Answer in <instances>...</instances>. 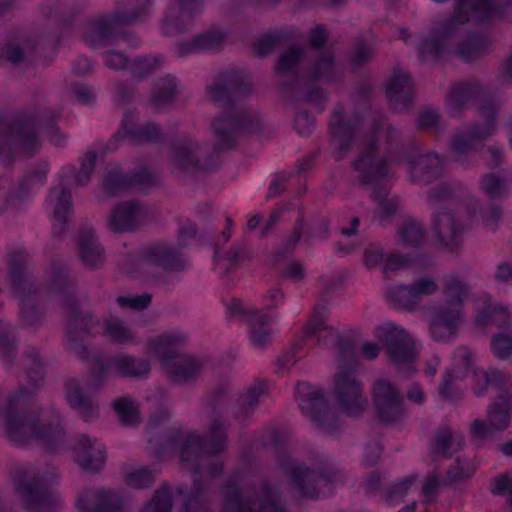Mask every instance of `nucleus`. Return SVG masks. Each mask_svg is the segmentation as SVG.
<instances>
[{
  "instance_id": "58",
  "label": "nucleus",
  "mask_w": 512,
  "mask_h": 512,
  "mask_svg": "<svg viewBox=\"0 0 512 512\" xmlns=\"http://www.w3.org/2000/svg\"><path fill=\"white\" fill-rule=\"evenodd\" d=\"M439 115L435 110L430 108H421L418 111V128H432L438 124Z\"/></svg>"
},
{
  "instance_id": "45",
  "label": "nucleus",
  "mask_w": 512,
  "mask_h": 512,
  "mask_svg": "<svg viewBox=\"0 0 512 512\" xmlns=\"http://www.w3.org/2000/svg\"><path fill=\"white\" fill-rule=\"evenodd\" d=\"M441 484L442 481L438 470H433L425 477L422 485V495L426 503H433L436 500Z\"/></svg>"
},
{
  "instance_id": "37",
  "label": "nucleus",
  "mask_w": 512,
  "mask_h": 512,
  "mask_svg": "<svg viewBox=\"0 0 512 512\" xmlns=\"http://www.w3.org/2000/svg\"><path fill=\"white\" fill-rule=\"evenodd\" d=\"M384 166V161L376 160L370 153L363 155L355 163L356 169L365 174L367 180H372L386 175Z\"/></svg>"
},
{
  "instance_id": "20",
  "label": "nucleus",
  "mask_w": 512,
  "mask_h": 512,
  "mask_svg": "<svg viewBox=\"0 0 512 512\" xmlns=\"http://www.w3.org/2000/svg\"><path fill=\"white\" fill-rule=\"evenodd\" d=\"M210 429L211 439L209 443H206L204 445H202L197 435H189L180 451V457L182 462H188L192 459L197 460L199 458L200 452H210V446L212 447V452H218L224 448V434L218 430V426L216 424H213Z\"/></svg>"
},
{
  "instance_id": "27",
  "label": "nucleus",
  "mask_w": 512,
  "mask_h": 512,
  "mask_svg": "<svg viewBox=\"0 0 512 512\" xmlns=\"http://www.w3.org/2000/svg\"><path fill=\"white\" fill-rule=\"evenodd\" d=\"M479 327L495 325L497 327H506L512 323L509 310L500 304L488 305L475 318Z\"/></svg>"
},
{
  "instance_id": "22",
  "label": "nucleus",
  "mask_w": 512,
  "mask_h": 512,
  "mask_svg": "<svg viewBox=\"0 0 512 512\" xmlns=\"http://www.w3.org/2000/svg\"><path fill=\"white\" fill-rule=\"evenodd\" d=\"M482 94L479 83L475 80L463 81L454 84L446 98V106L451 114H457L470 101Z\"/></svg>"
},
{
  "instance_id": "51",
  "label": "nucleus",
  "mask_w": 512,
  "mask_h": 512,
  "mask_svg": "<svg viewBox=\"0 0 512 512\" xmlns=\"http://www.w3.org/2000/svg\"><path fill=\"white\" fill-rule=\"evenodd\" d=\"M162 63V59L156 56L138 57L133 62V73L141 78L146 72L155 69Z\"/></svg>"
},
{
  "instance_id": "41",
  "label": "nucleus",
  "mask_w": 512,
  "mask_h": 512,
  "mask_svg": "<svg viewBox=\"0 0 512 512\" xmlns=\"http://www.w3.org/2000/svg\"><path fill=\"white\" fill-rule=\"evenodd\" d=\"M388 259L385 258L383 249L377 245L368 246L363 254V263L369 269L382 267L384 271L394 270L395 268H388Z\"/></svg>"
},
{
  "instance_id": "44",
  "label": "nucleus",
  "mask_w": 512,
  "mask_h": 512,
  "mask_svg": "<svg viewBox=\"0 0 512 512\" xmlns=\"http://www.w3.org/2000/svg\"><path fill=\"white\" fill-rule=\"evenodd\" d=\"M481 189L487 196L493 199L503 197L507 192L505 182L494 174H489L482 178Z\"/></svg>"
},
{
  "instance_id": "30",
  "label": "nucleus",
  "mask_w": 512,
  "mask_h": 512,
  "mask_svg": "<svg viewBox=\"0 0 512 512\" xmlns=\"http://www.w3.org/2000/svg\"><path fill=\"white\" fill-rule=\"evenodd\" d=\"M65 395L69 405L78 409L83 418L88 419L94 415L95 407L92 405L91 401L82 394L76 382L70 381L66 383Z\"/></svg>"
},
{
  "instance_id": "14",
  "label": "nucleus",
  "mask_w": 512,
  "mask_h": 512,
  "mask_svg": "<svg viewBox=\"0 0 512 512\" xmlns=\"http://www.w3.org/2000/svg\"><path fill=\"white\" fill-rule=\"evenodd\" d=\"M46 211L52 220L53 232L61 234L72 211L71 195L62 181L51 188Z\"/></svg>"
},
{
  "instance_id": "18",
  "label": "nucleus",
  "mask_w": 512,
  "mask_h": 512,
  "mask_svg": "<svg viewBox=\"0 0 512 512\" xmlns=\"http://www.w3.org/2000/svg\"><path fill=\"white\" fill-rule=\"evenodd\" d=\"M79 512H123L121 503L115 495L98 490H85L77 498Z\"/></svg>"
},
{
  "instance_id": "4",
  "label": "nucleus",
  "mask_w": 512,
  "mask_h": 512,
  "mask_svg": "<svg viewBox=\"0 0 512 512\" xmlns=\"http://www.w3.org/2000/svg\"><path fill=\"white\" fill-rule=\"evenodd\" d=\"M500 105L492 99H481L479 116L484 119V125L471 126L467 130L458 131L452 141V151L460 156L476 150L483 141L491 136L495 129V117Z\"/></svg>"
},
{
  "instance_id": "11",
  "label": "nucleus",
  "mask_w": 512,
  "mask_h": 512,
  "mask_svg": "<svg viewBox=\"0 0 512 512\" xmlns=\"http://www.w3.org/2000/svg\"><path fill=\"white\" fill-rule=\"evenodd\" d=\"M373 401L381 421L391 423L404 414L403 400L388 381L378 380L373 385Z\"/></svg>"
},
{
  "instance_id": "54",
  "label": "nucleus",
  "mask_w": 512,
  "mask_h": 512,
  "mask_svg": "<svg viewBox=\"0 0 512 512\" xmlns=\"http://www.w3.org/2000/svg\"><path fill=\"white\" fill-rule=\"evenodd\" d=\"M117 302L122 308L129 307L133 310H142L150 304L151 297L148 294L135 295L130 297H119Z\"/></svg>"
},
{
  "instance_id": "46",
  "label": "nucleus",
  "mask_w": 512,
  "mask_h": 512,
  "mask_svg": "<svg viewBox=\"0 0 512 512\" xmlns=\"http://www.w3.org/2000/svg\"><path fill=\"white\" fill-rule=\"evenodd\" d=\"M106 334L116 342H129L133 339V332L118 319H111L106 324Z\"/></svg>"
},
{
  "instance_id": "59",
  "label": "nucleus",
  "mask_w": 512,
  "mask_h": 512,
  "mask_svg": "<svg viewBox=\"0 0 512 512\" xmlns=\"http://www.w3.org/2000/svg\"><path fill=\"white\" fill-rule=\"evenodd\" d=\"M19 145L23 153L29 155L37 150L39 143L34 132L29 129H23Z\"/></svg>"
},
{
  "instance_id": "52",
  "label": "nucleus",
  "mask_w": 512,
  "mask_h": 512,
  "mask_svg": "<svg viewBox=\"0 0 512 512\" xmlns=\"http://www.w3.org/2000/svg\"><path fill=\"white\" fill-rule=\"evenodd\" d=\"M159 134L160 130L156 124H148L144 127L126 131L125 137H131V139L138 141L156 140Z\"/></svg>"
},
{
  "instance_id": "17",
  "label": "nucleus",
  "mask_w": 512,
  "mask_h": 512,
  "mask_svg": "<svg viewBox=\"0 0 512 512\" xmlns=\"http://www.w3.org/2000/svg\"><path fill=\"white\" fill-rule=\"evenodd\" d=\"M74 457L83 470L98 471L105 463L104 447L97 440L92 441L82 435L74 448Z\"/></svg>"
},
{
  "instance_id": "56",
  "label": "nucleus",
  "mask_w": 512,
  "mask_h": 512,
  "mask_svg": "<svg viewBox=\"0 0 512 512\" xmlns=\"http://www.w3.org/2000/svg\"><path fill=\"white\" fill-rule=\"evenodd\" d=\"M414 480L412 478L405 479L397 483L393 489L391 490L388 500L392 504L399 503L403 497L408 493L409 490L413 487Z\"/></svg>"
},
{
  "instance_id": "15",
  "label": "nucleus",
  "mask_w": 512,
  "mask_h": 512,
  "mask_svg": "<svg viewBox=\"0 0 512 512\" xmlns=\"http://www.w3.org/2000/svg\"><path fill=\"white\" fill-rule=\"evenodd\" d=\"M6 431L9 438L18 444H24L30 438L50 441L51 438L58 437L61 434L60 430L54 429L42 432L39 424L34 419L12 415L6 420Z\"/></svg>"
},
{
  "instance_id": "40",
  "label": "nucleus",
  "mask_w": 512,
  "mask_h": 512,
  "mask_svg": "<svg viewBox=\"0 0 512 512\" xmlns=\"http://www.w3.org/2000/svg\"><path fill=\"white\" fill-rule=\"evenodd\" d=\"M114 409L124 425H134L138 422V410L131 399L120 398L116 400Z\"/></svg>"
},
{
  "instance_id": "7",
  "label": "nucleus",
  "mask_w": 512,
  "mask_h": 512,
  "mask_svg": "<svg viewBox=\"0 0 512 512\" xmlns=\"http://www.w3.org/2000/svg\"><path fill=\"white\" fill-rule=\"evenodd\" d=\"M295 397L301 410L320 427L330 430L333 414L323 391L315 385L302 382L296 386Z\"/></svg>"
},
{
  "instance_id": "35",
  "label": "nucleus",
  "mask_w": 512,
  "mask_h": 512,
  "mask_svg": "<svg viewBox=\"0 0 512 512\" xmlns=\"http://www.w3.org/2000/svg\"><path fill=\"white\" fill-rule=\"evenodd\" d=\"M291 478L303 496L308 498L316 496L314 483L316 482L317 475L314 471L304 467H296L292 470Z\"/></svg>"
},
{
  "instance_id": "33",
  "label": "nucleus",
  "mask_w": 512,
  "mask_h": 512,
  "mask_svg": "<svg viewBox=\"0 0 512 512\" xmlns=\"http://www.w3.org/2000/svg\"><path fill=\"white\" fill-rule=\"evenodd\" d=\"M14 296L19 301L24 319L27 323L32 324L33 321L30 317H33L36 314L35 294L31 292L30 287L26 282H19L15 284Z\"/></svg>"
},
{
  "instance_id": "8",
  "label": "nucleus",
  "mask_w": 512,
  "mask_h": 512,
  "mask_svg": "<svg viewBox=\"0 0 512 512\" xmlns=\"http://www.w3.org/2000/svg\"><path fill=\"white\" fill-rule=\"evenodd\" d=\"M151 8V0H129L126 4V10L123 15L113 16L111 19L105 21L100 20L94 22L86 37V42L91 46L100 44L105 39H108L114 28L121 24L137 20L146 14Z\"/></svg>"
},
{
  "instance_id": "13",
  "label": "nucleus",
  "mask_w": 512,
  "mask_h": 512,
  "mask_svg": "<svg viewBox=\"0 0 512 512\" xmlns=\"http://www.w3.org/2000/svg\"><path fill=\"white\" fill-rule=\"evenodd\" d=\"M464 310L443 306L438 308L429 320L431 336L436 341H450L455 338L463 323Z\"/></svg>"
},
{
  "instance_id": "39",
  "label": "nucleus",
  "mask_w": 512,
  "mask_h": 512,
  "mask_svg": "<svg viewBox=\"0 0 512 512\" xmlns=\"http://www.w3.org/2000/svg\"><path fill=\"white\" fill-rule=\"evenodd\" d=\"M418 168L421 169V180L429 182L430 178L441 174V161L435 154L418 155Z\"/></svg>"
},
{
  "instance_id": "3",
  "label": "nucleus",
  "mask_w": 512,
  "mask_h": 512,
  "mask_svg": "<svg viewBox=\"0 0 512 512\" xmlns=\"http://www.w3.org/2000/svg\"><path fill=\"white\" fill-rule=\"evenodd\" d=\"M332 399L339 410L355 416L367 406L362 387L357 380L354 368L339 364L333 379Z\"/></svg>"
},
{
  "instance_id": "24",
  "label": "nucleus",
  "mask_w": 512,
  "mask_h": 512,
  "mask_svg": "<svg viewBox=\"0 0 512 512\" xmlns=\"http://www.w3.org/2000/svg\"><path fill=\"white\" fill-rule=\"evenodd\" d=\"M470 288L457 275H448L443 282V295L445 306L452 308H460L463 310L464 302L468 298Z\"/></svg>"
},
{
  "instance_id": "21",
  "label": "nucleus",
  "mask_w": 512,
  "mask_h": 512,
  "mask_svg": "<svg viewBox=\"0 0 512 512\" xmlns=\"http://www.w3.org/2000/svg\"><path fill=\"white\" fill-rule=\"evenodd\" d=\"M434 229L441 242L450 250L460 247L463 227L450 211H443L434 217Z\"/></svg>"
},
{
  "instance_id": "12",
  "label": "nucleus",
  "mask_w": 512,
  "mask_h": 512,
  "mask_svg": "<svg viewBox=\"0 0 512 512\" xmlns=\"http://www.w3.org/2000/svg\"><path fill=\"white\" fill-rule=\"evenodd\" d=\"M397 252L390 255L388 268H404L410 265L416 254V223L413 218L399 223L396 232Z\"/></svg>"
},
{
  "instance_id": "25",
  "label": "nucleus",
  "mask_w": 512,
  "mask_h": 512,
  "mask_svg": "<svg viewBox=\"0 0 512 512\" xmlns=\"http://www.w3.org/2000/svg\"><path fill=\"white\" fill-rule=\"evenodd\" d=\"M143 261L146 264L158 265L170 271H175L182 266L179 254L165 244L150 247L146 251Z\"/></svg>"
},
{
  "instance_id": "31",
  "label": "nucleus",
  "mask_w": 512,
  "mask_h": 512,
  "mask_svg": "<svg viewBox=\"0 0 512 512\" xmlns=\"http://www.w3.org/2000/svg\"><path fill=\"white\" fill-rule=\"evenodd\" d=\"M489 45L490 42L486 37L472 35L459 45L457 54L464 62H470L481 57Z\"/></svg>"
},
{
  "instance_id": "32",
  "label": "nucleus",
  "mask_w": 512,
  "mask_h": 512,
  "mask_svg": "<svg viewBox=\"0 0 512 512\" xmlns=\"http://www.w3.org/2000/svg\"><path fill=\"white\" fill-rule=\"evenodd\" d=\"M504 377L501 372L491 369L490 371L475 370L473 372V390L477 396L484 395L488 387H499Z\"/></svg>"
},
{
  "instance_id": "43",
  "label": "nucleus",
  "mask_w": 512,
  "mask_h": 512,
  "mask_svg": "<svg viewBox=\"0 0 512 512\" xmlns=\"http://www.w3.org/2000/svg\"><path fill=\"white\" fill-rule=\"evenodd\" d=\"M172 496L168 488L159 489L151 501L145 506L143 512H170Z\"/></svg>"
},
{
  "instance_id": "64",
  "label": "nucleus",
  "mask_w": 512,
  "mask_h": 512,
  "mask_svg": "<svg viewBox=\"0 0 512 512\" xmlns=\"http://www.w3.org/2000/svg\"><path fill=\"white\" fill-rule=\"evenodd\" d=\"M22 51L16 45H4L0 47V58H5L12 63H18L22 59Z\"/></svg>"
},
{
  "instance_id": "50",
  "label": "nucleus",
  "mask_w": 512,
  "mask_h": 512,
  "mask_svg": "<svg viewBox=\"0 0 512 512\" xmlns=\"http://www.w3.org/2000/svg\"><path fill=\"white\" fill-rule=\"evenodd\" d=\"M474 467L468 463H462L459 459L447 471V480L451 483L465 480L474 474Z\"/></svg>"
},
{
  "instance_id": "34",
  "label": "nucleus",
  "mask_w": 512,
  "mask_h": 512,
  "mask_svg": "<svg viewBox=\"0 0 512 512\" xmlns=\"http://www.w3.org/2000/svg\"><path fill=\"white\" fill-rule=\"evenodd\" d=\"M223 41V34L218 31H210L198 35L193 43L184 44L180 47L181 54L198 52L218 47Z\"/></svg>"
},
{
  "instance_id": "2",
  "label": "nucleus",
  "mask_w": 512,
  "mask_h": 512,
  "mask_svg": "<svg viewBox=\"0 0 512 512\" xmlns=\"http://www.w3.org/2000/svg\"><path fill=\"white\" fill-rule=\"evenodd\" d=\"M185 335L178 331L165 332L151 337L146 344V353L159 362L171 380L184 383L195 378L200 371L198 361L179 352Z\"/></svg>"
},
{
  "instance_id": "26",
  "label": "nucleus",
  "mask_w": 512,
  "mask_h": 512,
  "mask_svg": "<svg viewBox=\"0 0 512 512\" xmlns=\"http://www.w3.org/2000/svg\"><path fill=\"white\" fill-rule=\"evenodd\" d=\"M103 369L123 376L140 377L149 373L151 366L146 360H136L131 356L122 355Z\"/></svg>"
},
{
  "instance_id": "62",
  "label": "nucleus",
  "mask_w": 512,
  "mask_h": 512,
  "mask_svg": "<svg viewBox=\"0 0 512 512\" xmlns=\"http://www.w3.org/2000/svg\"><path fill=\"white\" fill-rule=\"evenodd\" d=\"M439 287L436 281L431 277L418 278V296L432 295L438 291Z\"/></svg>"
},
{
  "instance_id": "48",
  "label": "nucleus",
  "mask_w": 512,
  "mask_h": 512,
  "mask_svg": "<svg viewBox=\"0 0 512 512\" xmlns=\"http://www.w3.org/2000/svg\"><path fill=\"white\" fill-rule=\"evenodd\" d=\"M491 350L496 358L507 359L512 354V337L502 334L494 336L491 340Z\"/></svg>"
},
{
  "instance_id": "49",
  "label": "nucleus",
  "mask_w": 512,
  "mask_h": 512,
  "mask_svg": "<svg viewBox=\"0 0 512 512\" xmlns=\"http://www.w3.org/2000/svg\"><path fill=\"white\" fill-rule=\"evenodd\" d=\"M227 313L231 317H240L247 324V316L256 314L261 311V308H254L247 305L240 299H231L226 305Z\"/></svg>"
},
{
  "instance_id": "1",
  "label": "nucleus",
  "mask_w": 512,
  "mask_h": 512,
  "mask_svg": "<svg viewBox=\"0 0 512 512\" xmlns=\"http://www.w3.org/2000/svg\"><path fill=\"white\" fill-rule=\"evenodd\" d=\"M498 18L512 22V0H456L453 14L439 29V39L427 40L423 44V52L438 57L444 51L445 41L458 35L466 23Z\"/></svg>"
},
{
  "instance_id": "60",
  "label": "nucleus",
  "mask_w": 512,
  "mask_h": 512,
  "mask_svg": "<svg viewBox=\"0 0 512 512\" xmlns=\"http://www.w3.org/2000/svg\"><path fill=\"white\" fill-rule=\"evenodd\" d=\"M265 391V384L263 382H257L254 384L247 393L242 397V404L246 406H254L258 402L260 396Z\"/></svg>"
},
{
  "instance_id": "16",
  "label": "nucleus",
  "mask_w": 512,
  "mask_h": 512,
  "mask_svg": "<svg viewBox=\"0 0 512 512\" xmlns=\"http://www.w3.org/2000/svg\"><path fill=\"white\" fill-rule=\"evenodd\" d=\"M472 356V351L467 346H460L455 350L453 371L444 376L440 386V394L445 399H455L462 393V388L458 385V382L464 377V371L470 368Z\"/></svg>"
},
{
  "instance_id": "28",
  "label": "nucleus",
  "mask_w": 512,
  "mask_h": 512,
  "mask_svg": "<svg viewBox=\"0 0 512 512\" xmlns=\"http://www.w3.org/2000/svg\"><path fill=\"white\" fill-rule=\"evenodd\" d=\"M79 255L84 264L96 266L103 260V250L96 242L91 230L81 234L79 239Z\"/></svg>"
},
{
  "instance_id": "6",
  "label": "nucleus",
  "mask_w": 512,
  "mask_h": 512,
  "mask_svg": "<svg viewBox=\"0 0 512 512\" xmlns=\"http://www.w3.org/2000/svg\"><path fill=\"white\" fill-rule=\"evenodd\" d=\"M282 292L278 289L270 291L264 298V306L256 314L247 316V327L249 341L254 348H263L273 337V330L270 325L273 323L274 314L269 310L278 306L282 300Z\"/></svg>"
},
{
  "instance_id": "55",
  "label": "nucleus",
  "mask_w": 512,
  "mask_h": 512,
  "mask_svg": "<svg viewBox=\"0 0 512 512\" xmlns=\"http://www.w3.org/2000/svg\"><path fill=\"white\" fill-rule=\"evenodd\" d=\"M96 156L94 153H88L76 175V183L84 185L89 181L90 175L95 165Z\"/></svg>"
},
{
  "instance_id": "9",
  "label": "nucleus",
  "mask_w": 512,
  "mask_h": 512,
  "mask_svg": "<svg viewBox=\"0 0 512 512\" xmlns=\"http://www.w3.org/2000/svg\"><path fill=\"white\" fill-rule=\"evenodd\" d=\"M511 422L510 396L500 392L498 401L491 403L487 409V421L475 420L471 424V434L476 438H486L493 432L503 431Z\"/></svg>"
},
{
  "instance_id": "10",
  "label": "nucleus",
  "mask_w": 512,
  "mask_h": 512,
  "mask_svg": "<svg viewBox=\"0 0 512 512\" xmlns=\"http://www.w3.org/2000/svg\"><path fill=\"white\" fill-rule=\"evenodd\" d=\"M18 493L28 512H51L59 503L57 495L40 478L21 482Z\"/></svg>"
},
{
  "instance_id": "36",
  "label": "nucleus",
  "mask_w": 512,
  "mask_h": 512,
  "mask_svg": "<svg viewBox=\"0 0 512 512\" xmlns=\"http://www.w3.org/2000/svg\"><path fill=\"white\" fill-rule=\"evenodd\" d=\"M257 512H287L280 507L271 497L266 501H261ZM225 512H253L247 503H244L239 497L229 499Z\"/></svg>"
},
{
  "instance_id": "38",
  "label": "nucleus",
  "mask_w": 512,
  "mask_h": 512,
  "mask_svg": "<svg viewBox=\"0 0 512 512\" xmlns=\"http://www.w3.org/2000/svg\"><path fill=\"white\" fill-rule=\"evenodd\" d=\"M390 298L399 306L412 310L416 302L415 284H398L394 286L390 291Z\"/></svg>"
},
{
  "instance_id": "47",
  "label": "nucleus",
  "mask_w": 512,
  "mask_h": 512,
  "mask_svg": "<svg viewBox=\"0 0 512 512\" xmlns=\"http://www.w3.org/2000/svg\"><path fill=\"white\" fill-rule=\"evenodd\" d=\"M153 481V473L146 468L131 469L126 475V483L133 488H144Z\"/></svg>"
},
{
  "instance_id": "23",
  "label": "nucleus",
  "mask_w": 512,
  "mask_h": 512,
  "mask_svg": "<svg viewBox=\"0 0 512 512\" xmlns=\"http://www.w3.org/2000/svg\"><path fill=\"white\" fill-rule=\"evenodd\" d=\"M463 445L464 438L462 434L453 431L448 426H443L436 432L431 443V452L434 456L449 458L459 451Z\"/></svg>"
},
{
  "instance_id": "5",
  "label": "nucleus",
  "mask_w": 512,
  "mask_h": 512,
  "mask_svg": "<svg viewBox=\"0 0 512 512\" xmlns=\"http://www.w3.org/2000/svg\"><path fill=\"white\" fill-rule=\"evenodd\" d=\"M376 336L387 349L390 360L403 373L414 371V345L406 331L392 323L379 326Z\"/></svg>"
},
{
  "instance_id": "29",
  "label": "nucleus",
  "mask_w": 512,
  "mask_h": 512,
  "mask_svg": "<svg viewBox=\"0 0 512 512\" xmlns=\"http://www.w3.org/2000/svg\"><path fill=\"white\" fill-rule=\"evenodd\" d=\"M172 165L183 172L199 169L195 160V145L192 142L177 145L173 151Z\"/></svg>"
},
{
  "instance_id": "63",
  "label": "nucleus",
  "mask_w": 512,
  "mask_h": 512,
  "mask_svg": "<svg viewBox=\"0 0 512 512\" xmlns=\"http://www.w3.org/2000/svg\"><path fill=\"white\" fill-rule=\"evenodd\" d=\"M105 65L114 70H120L127 65V59L118 52H109L105 55Z\"/></svg>"
},
{
  "instance_id": "53",
  "label": "nucleus",
  "mask_w": 512,
  "mask_h": 512,
  "mask_svg": "<svg viewBox=\"0 0 512 512\" xmlns=\"http://www.w3.org/2000/svg\"><path fill=\"white\" fill-rule=\"evenodd\" d=\"M302 51L299 48H291L286 51L278 60L277 70L279 72H286L296 66L300 61Z\"/></svg>"
},
{
  "instance_id": "19",
  "label": "nucleus",
  "mask_w": 512,
  "mask_h": 512,
  "mask_svg": "<svg viewBox=\"0 0 512 512\" xmlns=\"http://www.w3.org/2000/svg\"><path fill=\"white\" fill-rule=\"evenodd\" d=\"M145 217V210L137 203L122 202L113 209L109 223L115 231H131L141 224Z\"/></svg>"
},
{
  "instance_id": "42",
  "label": "nucleus",
  "mask_w": 512,
  "mask_h": 512,
  "mask_svg": "<svg viewBox=\"0 0 512 512\" xmlns=\"http://www.w3.org/2000/svg\"><path fill=\"white\" fill-rule=\"evenodd\" d=\"M330 126L334 135V144L342 150L344 144L350 141L352 130L350 126L342 120V115L339 113L333 116Z\"/></svg>"
},
{
  "instance_id": "61",
  "label": "nucleus",
  "mask_w": 512,
  "mask_h": 512,
  "mask_svg": "<svg viewBox=\"0 0 512 512\" xmlns=\"http://www.w3.org/2000/svg\"><path fill=\"white\" fill-rule=\"evenodd\" d=\"M333 70L334 63L331 58H323L315 64L313 74L316 78L329 79Z\"/></svg>"
},
{
  "instance_id": "57",
  "label": "nucleus",
  "mask_w": 512,
  "mask_h": 512,
  "mask_svg": "<svg viewBox=\"0 0 512 512\" xmlns=\"http://www.w3.org/2000/svg\"><path fill=\"white\" fill-rule=\"evenodd\" d=\"M494 495H503L508 493V502L512 506V480L502 475L494 479L491 489Z\"/></svg>"
}]
</instances>
